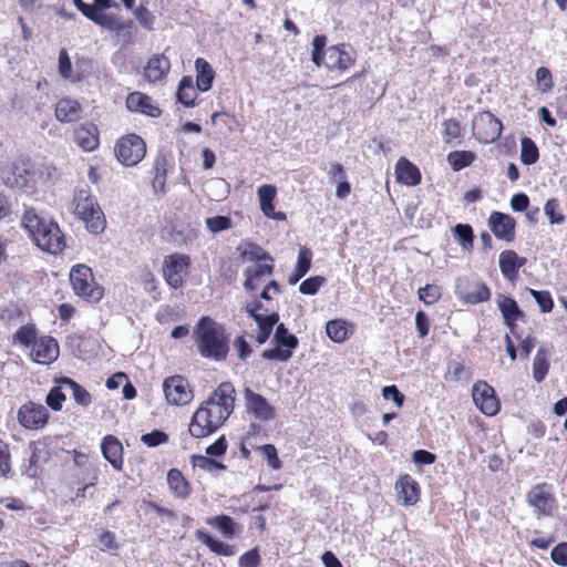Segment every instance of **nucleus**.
Instances as JSON below:
<instances>
[{"instance_id": "nucleus-39", "label": "nucleus", "mask_w": 567, "mask_h": 567, "mask_svg": "<svg viewBox=\"0 0 567 567\" xmlns=\"http://www.w3.org/2000/svg\"><path fill=\"white\" fill-rule=\"evenodd\" d=\"M327 336L333 342H343L349 337L348 323L343 320H330L326 326Z\"/></svg>"}, {"instance_id": "nucleus-15", "label": "nucleus", "mask_w": 567, "mask_h": 567, "mask_svg": "<svg viewBox=\"0 0 567 567\" xmlns=\"http://www.w3.org/2000/svg\"><path fill=\"white\" fill-rule=\"evenodd\" d=\"M32 359L42 364L53 362L59 357L58 342L52 337H41L34 340L31 349Z\"/></svg>"}, {"instance_id": "nucleus-61", "label": "nucleus", "mask_w": 567, "mask_h": 567, "mask_svg": "<svg viewBox=\"0 0 567 567\" xmlns=\"http://www.w3.org/2000/svg\"><path fill=\"white\" fill-rule=\"evenodd\" d=\"M59 72L64 79H69L72 73L71 59L65 49L60 50L59 53Z\"/></svg>"}, {"instance_id": "nucleus-18", "label": "nucleus", "mask_w": 567, "mask_h": 567, "mask_svg": "<svg viewBox=\"0 0 567 567\" xmlns=\"http://www.w3.org/2000/svg\"><path fill=\"white\" fill-rule=\"evenodd\" d=\"M218 427L215 426L214 422L208 417L207 412L199 406L194 413L190 424H189V433L193 437H206L213 432H215Z\"/></svg>"}, {"instance_id": "nucleus-27", "label": "nucleus", "mask_w": 567, "mask_h": 567, "mask_svg": "<svg viewBox=\"0 0 567 567\" xmlns=\"http://www.w3.org/2000/svg\"><path fill=\"white\" fill-rule=\"evenodd\" d=\"M524 262L525 259L519 258L513 250H505L499 255L501 271L508 280H513L517 276L518 269L524 265Z\"/></svg>"}, {"instance_id": "nucleus-13", "label": "nucleus", "mask_w": 567, "mask_h": 567, "mask_svg": "<svg viewBox=\"0 0 567 567\" xmlns=\"http://www.w3.org/2000/svg\"><path fill=\"white\" fill-rule=\"evenodd\" d=\"M472 392L474 403L484 414L493 416L499 411L495 391L486 382H477Z\"/></svg>"}, {"instance_id": "nucleus-35", "label": "nucleus", "mask_w": 567, "mask_h": 567, "mask_svg": "<svg viewBox=\"0 0 567 567\" xmlns=\"http://www.w3.org/2000/svg\"><path fill=\"white\" fill-rule=\"evenodd\" d=\"M312 254L307 248H301L298 254L297 267L288 278L289 285H296L310 269Z\"/></svg>"}, {"instance_id": "nucleus-42", "label": "nucleus", "mask_w": 567, "mask_h": 567, "mask_svg": "<svg viewBox=\"0 0 567 567\" xmlns=\"http://www.w3.org/2000/svg\"><path fill=\"white\" fill-rule=\"evenodd\" d=\"M539 158L538 148L535 142L529 137L520 141V159L525 165H533Z\"/></svg>"}, {"instance_id": "nucleus-60", "label": "nucleus", "mask_w": 567, "mask_h": 567, "mask_svg": "<svg viewBox=\"0 0 567 567\" xmlns=\"http://www.w3.org/2000/svg\"><path fill=\"white\" fill-rule=\"evenodd\" d=\"M536 80L542 86V92H547L553 87L551 73L547 68H538L536 71Z\"/></svg>"}, {"instance_id": "nucleus-45", "label": "nucleus", "mask_w": 567, "mask_h": 567, "mask_svg": "<svg viewBox=\"0 0 567 567\" xmlns=\"http://www.w3.org/2000/svg\"><path fill=\"white\" fill-rule=\"evenodd\" d=\"M192 464L194 467L202 468L209 473L226 470V466L223 463L217 462V461L209 458L207 456H204V455H193Z\"/></svg>"}, {"instance_id": "nucleus-38", "label": "nucleus", "mask_w": 567, "mask_h": 567, "mask_svg": "<svg viewBox=\"0 0 567 567\" xmlns=\"http://www.w3.org/2000/svg\"><path fill=\"white\" fill-rule=\"evenodd\" d=\"M274 342L279 347L291 350V352L299 343L297 337L290 333L284 323H279L277 326L274 334Z\"/></svg>"}, {"instance_id": "nucleus-48", "label": "nucleus", "mask_w": 567, "mask_h": 567, "mask_svg": "<svg viewBox=\"0 0 567 567\" xmlns=\"http://www.w3.org/2000/svg\"><path fill=\"white\" fill-rule=\"evenodd\" d=\"M454 236L464 249L473 247V230L470 225L457 224L454 227Z\"/></svg>"}, {"instance_id": "nucleus-5", "label": "nucleus", "mask_w": 567, "mask_h": 567, "mask_svg": "<svg viewBox=\"0 0 567 567\" xmlns=\"http://www.w3.org/2000/svg\"><path fill=\"white\" fill-rule=\"evenodd\" d=\"M70 281L74 292L91 302H97L102 299L104 289L96 285L90 267L86 265H75L70 271Z\"/></svg>"}, {"instance_id": "nucleus-10", "label": "nucleus", "mask_w": 567, "mask_h": 567, "mask_svg": "<svg viewBox=\"0 0 567 567\" xmlns=\"http://www.w3.org/2000/svg\"><path fill=\"white\" fill-rule=\"evenodd\" d=\"M527 502L534 509L537 518L551 516L556 508V501L546 484H538L527 493Z\"/></svg>"}, {"instance_id": "nucleus-47", "label": "nucleus", "mask_w": 567, "mask_h": 567, "mask_svg": "<svg viewBox=\"0 0 567 567\" xmlns=\"http://www.w3.org/2000/svg\"><path fill=\"white\" fill-rule=\"evenodd\" d=\"M114 32L123 44H128L133 41L136 32L135 24L132 20L120 21Z\"/></svg>"}, {"instance_id": "nucleus-55", "label": "nucleus", "mask_w": 567, "mask_h": 567, "mask_svg": "<svg viewBox=\"0 0 567 567\" xmlns=\"http://www.w3.org/2000/svg\"><path fill=\"white\" fill-rule=\"evenodd\" d=\"M323 281H324L323 277H320V276L310 277L300 284L299 290L303 295H310V296L316 295L317 291L319 290V288L322 286Z\"/></svg>"}, {"instance_id": "nucleus-40", "label": "nucleus", "mask_w": 567, "mask_h": 567, "mask_svg": "<svg viewBox=\"0 0 567 567\" xmlns=\"http://www.w3.org/2000/svg\"><path fill=\"white\" fill-rule=\"evenodd\" d=\"M203 409L207 412L208 417L214 422L215 426L220 427L224 422L230 416V412L225 411L215 403V401H208L202 403Z\"/></svg>"}, {"instance_id": "nucleus-11", "label": "nucleus", "mask_w": 567, "mask_h": 567, "mask_svg": "<svg viewBox=\"0 0 567 567\" xmlns=\"http://www.w3.org/2000/svg\"><path fill=\"white\" fill-rule=\"evenodd\" d=\"M49 419L48 409L39 403L28 402L20 406L18 421L27 430H40L45 426Z\"/></svg>"}, {"instance_id": "nucleus-31", "label": "nucleus", "mask_w": 567, "mask_h": 567, "mask_svg": "<svg viewBox=\"0 0 567 567\" xmlns=\"http://www.w3.org/2000/svg\"><path fill=\"white\" fill-rule=\"evenodd\" d=\"M254 320L259 328V332L256 337L258 343H265L274 329V326L277 324L279 320V315L277 312H272L267 316H254Z\"/></svg>"}, {"instance_id": "nucleus-36", "label": "nucleus", "mask_w": 567, "mask_h": 567, "mask_svg": "<svg viewBox=\"0 0 567 567\" xmlns=\"http://www.w3.org/2000/svg\"><path fill=\"white\" fill-rule=\"evenodd\" d=\"M85 18L110 31H114L121 21L117 16L112 13L97 12V10L94 8H92Z\"/></svg>"}, {"instance_id": "nucleus-30", "label": "nucleus", "mask_w": 567, "mask_h": 567, "mask_svg": "<svg viewBox=\"0 0 567 567\" xmlns=\"http://www.w3.org/2000/svg\"><path fill=\"white\" fill-rule=\"evenodd\" d=\"M167 484L176 497H188L190 493L189 484L178 470L172 468L168 471Z\"/></svg>"}, {"instance_id": "nucleus-28", "label": "nucleus", "mask_w": 567, "mask_h": 567, "mask_svg": "<svg viewBox=\"0 0 567 567\" xmlns=\"http://www.w3.org/2000/svg\"><path fill=\"white\" fill-rule=\"evenodd\" d=\"M126 106L131 112H141L151 116H157L159 110L152 105L151 99L140 92H133L126 97Z\"/></svg>"}, {"instance_id": "nucleus-23", "label": "nucleus", "mask_w": 567, "mask_h": 567, "mask_svg": "<svg viewBox=\"0 0 567 567\" xmlns=\"http://www.w3.org/2000/svg\"><path fill=\"white\" fill-rule=\"evenodd\" d=\"M75 143L85 152H92L99 146V131L95 125H81L74 131Z\"/></svg>"}, {"instance_id": "nucleus-3", "label": "nucleus", "mask_w": 567, "mask_h": 567, "mask_svg": "<svg viewBox=\"0 0 567 567\" xmlns=\"http://www.w3.org/2000/svg\"><path fill=\"white\" fill-rule=\"evenodd\" d=\"M327 37L316 35L312 40L311 61L317 65H324L329 70L346 71L354 64L353 54L344 44L326 48Z\"/></svg>"}, {"instance_id": "nucleus-14", "label": "nucleus", "mask_w": 567, "mask_h": 567, "mask_svg": "<svg viewBox=\"0 0 567 567\" xmlns=\"http://www.w3.org/2000/svg\"><path fill=\"white\" fill-rule=\"evenodd\" d=\"M488 226L498 239L505 241L514 240L516 221L512 216L493 212L488 218Z\"/></svg>"}, {"instance_id": "nucleus-46", "label": "nucleus", "mask_w": 567, "mask_h": 567, "mask_svg": "<svg viewBox=\"0 0 567 567\" xmlns=\"http://www.w3.org/2000/svg\"><path fill=\"white\" fill-rule=\"evenodd\" d=\"M544 213L551 225H559L565 221V216L561 214L559 202L556 198H550L546 202Z\"/></svg>"}, {"instance_id": "nucleus-62", "label": "nucleus", "mask_w": 567, "mask_h": 567, "mask_svg": "<svg viewBox=\"0 0 567 567\" xmlns=\"http://www.w3.org/2000/svg\"><path fill=\"white\" fill-rule=\"evenodd\" d=\"M382 395L385 400H392L398 408L404 403V395L399 391L396 385H388L382 389Z\"/></svg>"}, {"instance_id": "nucleus-8", "label": "nucleus", "mask_w": 567, "mask_h": 567, "mask_svg": "<svg viewBox=\"0 0 567 567\" xmlns=\"http://www.w3.org/2000/svg\"><path fill=\"white\" fill-rule=\"evenodd\" d=\"M166 401L172 405H186L193 400L189 382L182 375H172L163 382Z\"/></svg>"}, {"instance_id": "nucleus-12", "label": "nucleus", "mask_w": 567, "mask_h": 567, "mask_svg": "<svg viewBox=\"0 0 567 567\" xmlns=\"http://www.w3.org/2000/svg\"><path fill=\"white\" fill-rule=\"evenodd\" d=\"M189 257L186 255H171L165 258L163 274L166 282L177 289L183 286L184 277L187 274Z\"/></svg>"}, {"instance_id": "nucleus-2", "label": "nucleus", "mask_w": 567, "mask_h": 567, "mask_svg": "<svg viewBox=\"0 0 567 567\" xmlns=\"http://www.w3.org/2000/svg\"><path fill=\"white\" fill-rule=\"evenodd\" d=\"M198 349L203 357L224 360L228 353V342L224 328L208 317L197 324Z\"/></svg>"}, {"instance_id": "nucleus-63", "label": "nucleus", "mask_w": 567, "mask_h": 567, "mask_svg": "<svg viewBox=\"0 0 567 567\" xmlns=\"http://www.w3.org/2000/svg\"><path fill=\"white\" fill-rule=\"evenodd\" d=\"M260 449L268 461V465L274 470H278L280 467V461L276 447L271 444H266Z\"/></svg>"}, {"instance_id": "nucleus-44", "label": "nucleus", "mask_w": 567, "mask_h": 567, "mask_svg": "<svg viewBox=\"0 0 567 567\" xmlns=\"http://www.w3.org/2000/svg\"><path fill=\"white\" fill-rule=\"evenodd\" d=\"M209 525L218 528L226 538H233L235 536V522L227 515H219L207 520Z\"/></svg>"}, {"instance_id": "nucleus-1", "label": "nucleus", "mask_w": 567, "mask_h": 567, "mask_svg": "<svg viewBox=\"0 0 567 567\" xmlns=\"http://www.w3.org/2000/svg\"><path fill=\"white\" fill-rule=\"evenodd\" d=\"M22 225L41 250L56 255L64 249V235L59 225L39 216L34 209L24 212Z\"/></svg>"}, {"instance_id": "nucleus-37", "label": "nucleus", "mask_w": 567, "mask_h": 567, "mask_svg": "<svg viewBox=\"0 0 567 567\" xmlns=\"http://www.w3.org/2000/svg\"><path fill=\"white\" fill-rule=\"evenodd\" d=\"M481 123L487 124L488 132L486 133L485 141L493 142L502 134V123L494 117L491 113L482 114L475 122L474 126L477 127Z\"/></svg>"}, {"instance_id": "nucleus-57", "label": "nucleus", "mask_w": 567, "mask_h": 567, "mask_svg": "<svg viewBox=\"0 0 567 567\" xmlns=\"http://www.w3.org/2000/svg\"><path fill=\"white\" fill-rule=\"evenodd\" d=\"M167 434L158 430L146 433L141 437V441L150 447L158 446L159 444L167 442Z\"/></svg>"}, {"instance_id": "nucleus-16", "label": "nucleus", "mask_w": 567, "mask_h": 567, "mask_svg": "<svg viewBox=\"0 0 567 567\" xmlns=\"http://www.w3.org/2000/svg\"><path fill=\"white\" fill-rule=\"evenodd\" d=\"M245 400L247 411L252 413L256 419L260 421H268L275 417V409L261 394L255 393L250 389H246Z\"/></svg>"}, {"instance_id": "nucleus-7", "label": "nucleus", "mask_w": 567, "mask_h": 567, "mask_svg": "<svg viewBox=\"0 0 567 567\" xmlns=\"http://www.w3.org/2000/svg\"><path fill=\"white\" fill-rule=\"evenodd\" d=\"M32 176V165L29 159L18 158L0 168V178L11 188H24Z\"/></svg>"}, {"instance_id": "nucleus-43", "label": "nucleus", "mask_w": 567, "mask_h": 567, "mask_svg": "<svg viewBox=\"0 0 567 567\" xmlns=\"http://www.w3.org/2000/svg\"><path fill=\"white\" fill-rule=\"evenodd\" d=\"M549 369L546 351L539 349L534 358L533 362V377L536 382H542Z\"/></svg>"}, {"instance_id": "nucleus-56", "label": "nucleus", "mask_w": 567, "mask_h": 567, "mask_svg": "<svg viewBox=\"0 0 567 567\" xmlns=\"http://www.w3.org/2000/svg\"><path fill=\"white\" fill-rule=\"evenodd\" d=\"M134 16L138 23L147 30L153 29L155 17L153 13L144 6H140L134 10Z\"/></svg>"}, {"instance_id": "nucleus-20", "label": "nucleus", "mask_w": 567, "mask_h": 567, "mask_svg": "<svg viewBox=\"0 0 567 567\" xmlns=\"http://www.w3.org/2000/svg\"><path fill=\"white\" fill-rule=\"evenodd\" d=\"M169 69V60L164 54H155L148 60L144 69V76L148 82L154 83L162 80Z\"/></svg>"}, {"instance_id": "nucleus-41", "label": "nucleus", "mask_w": 567, "mask_h": 567, "mask_svg": "<svg viewBox=\"0 0 567 567\" xmlns=\"http://www.w3.org/2000/svg\"><path fill=\"white\" fill-rule=\"evenodd\" d=\"M474 159L475 154L470 151H454L447 155V162L454 171L470 166Z\"/></svg>"}, {"instance_id": "nucleus-33", "label": "nucleus", "mask_w": 567, "mask_h": 567, "mask_svg": "<svg viewBox=\"0 0 567 567\" xmlns=\"http://www.w3.org/2000/svg\"><path fill=\"white\" fill-rule=\"evenodd\" d=\"M61 384L64 390L70 391L74 401L81 406H89L92 403V395L79 383L70 378L61 379Z\"/></svg>"}, {"instance_id": "nucleus-4", "label": "nucleus", "mask_w": 567, "mask_h": 567, "mask_svg": "<svg viewBox=\"0 0 567 567\" xmlns=\"http://www.w3.org/2000/svg\"><path fill=\"white\" fill-rule=\"evenodd\" d=\"M74 214L85 223L86 229L94 235L105 229L104 214L94 197L85 189L76 192L74 196Z\"/></svg>"}, {"instance_id": "nucleus-52", "label": "nucleus", "mask_w": 567, "mask_h": 567, "mask_svg": "<svg viewBox=\"0 0 567 567\" xmlns=\"http://www.w3.org/2000/svg\"><path fill=\"white\" fill-rule=\"evenodd\" d=\"M205 224L214 234L231 228V219L228 216L208 217Z\"/></svg>"}, {"instance_id": "nucleus-64", "label": "nucleus", "mask_w": 567, "mask_h": 567, "mask_svg": "<svg viewBox=\"0 0 567 567\" xmlns=\"http://www.w3.org/2000/svg\"><path fill=\"white\" fill-rule=\"evenodd\" d=\"M550 556L557 565L567 566V543L555 546Z\"/></svg>"}, {"instance_id": "nucleus-59", "label": "nucleus", "mask_w": 567, "mask_h": 567, "mask_svg": "<svg viewBox=\"0 0 567 567\" xmlns=\"http://www.w3.org/2000/svg\"><path fill=\"white\" fill-rule=\"evenodd\" d=\"M444 127V141L450 143L451 141L458 138L461 135V126L455 120H446L443 122Z\"/></svg>"}, {"instance_id": "nucleus-49", "label": "nucleus", "mask_w": 567, "mask_h": 567, "mask_svg": "<svg viewBox=\"0 0 567 567\" xmlns=\"http://www.w3.org/2000/svg\"><path fill=\"white\" fill-rule=\"evenodd\" d=\"M64 386L60 383L59 386H53L45 398L47 404L53 411H60L62 409V403L65 401V394L63 393Z\"/></svg>"}, {"instance_id": "nucleus-9", "label": "nucleus", "mask_w": 567, "mask_h": 567, "mask_svg": "<svg viewBox=\"0 0 567 567\" xmlns=\"http://www.w3.org/2000/svg\"><path fill=\"white\" fill-rule=\"evenodd\" d=\"M455 293L461 300L470 305L487 301L491 297L489 289L484 282L465 277L456 280Z\"/></svg>"}, {"instance_id": "nucleus-54", "label": "nucleus", "mask_w": 567, "mask_h": 567, "mask_svg": "<svg viewBox=\"0 0 567 567\" xmlns=\"http://www.w3.org/2000/svg\"><path fill=\"white\" fill-rule=\"evenodd\" d=\"M261 355L267 360H279L286 362L292 357V352L289 349H285L284 347L276 344L272 349L264 350Z\"/></svg>"}, {"instance_id": "nucleus-32", "label": "nucleus", "mask_w": 567, "mask_h": 567, "mask_svg": "<svg viewBox=\"0 0 567 567\" xmlns=\"http://www.w3.org/2000/svg\"><path fill=\"white\" fill-rule=\"evenodd\" d=\"M197 539L205 544L212 551L217 555L230 557L235 555V547L213 538L209 534L204 530H197Z\"/></svg>"}, {"instance_id": "nucleus-51", "label": "nucleus", "mask_w": 567, "mask_h": 567, "mask_svg": "<svg viewBox=\"0 0 567 567\" xmlns=\"http://www.w3.org/2000/svg\"><path fill=\"white\" fill-rule=\"evenodd\" d=\"M419 298L425 305L435 303L441 297V288L436 285H426L419 289Z\"/></svg>"}, {"instance_id": "nucleus-17", "label": "nucleus", "mask_w": 567, "mask_h": 567, "mask_svg": "<svg viewBox=\"0 0 567 567\" xmlns=\"http://www.w3.org/2000/svg\"><path fill=\"white\" fill-rule=\"evenodd\" d=\"M104 458L117 471L123 466V446L114 435H106L101 443Z\"/></svg>"}, {"instance_id": "nucleus-21", "label": "nucleus", "mask_w": 567, "mask_h": 567, "mask_svg": "<svg viewBox=\"0 0 567 567\" xmlns=\"http://www.w3.org/2000/svg\"><path fill=\"white\" fill-rule=\"evenodd\" d=\"M398 497L406 506L414 505L419 501V484L410 476L403 475L395 483Z\"/></svg>"}, {"instance_id": "nucleus-22", "label": "nucleus", "mask_w": 567, "mask_h": 567, "mask_svg": "<svg viewBox=\"0 0 567 567\" xmlns=\"http://www.w3.org/2000/svg\"><path fill=\"white\" fill-rule=\"evenodd\" d=\"M82 116V107L78 101L62 99L55 106V118L61 123L79 121Z\"/></svg>"}, {"instance_id": "nucleus-24", "label": "nucleus", "mask_w": 567, "mask_h": 567, "mask_svg": "<svg viewBox=\"0 0 567 567\" xmlns=\"http://www.w3.org/2000/svg\"><path fill=\"white\" fill-rule=\"evenodd\" d=\"M498 309L502 312L505 323L514 330L515 321L524 318V312L519 309L517 302L506 296H499L497 299Z\"/></svg>"}, {"instance_id": "nucleus-25", "label": "nucleus", "mask_w": 567, "mask_h": 567, "mask_svg": "<svg viewBox=\"0 0 567 567\" xmlns=\"http://www.w3.org/2000/svg\"><path fill=\"white\" fill-rule=\"evenodd\" d=\"M395 174L398 181L405 185L414 186L421 182V173L419 168L404 157H401L398 161Z\"/></svg>"}, {"instance_id": "nucleus-6", "label": "nucleus", "mask_w": 567, "mask_h": 567, "mask_svg": "<svg viewBox=\"0 0 567 567\" xmlns=\"http://www.w3.org/2000/svg\"><path fill=\"white\" fill-rule=\"evenodd\" d=\"M114 153L123 165L134 166L144 158L146 145L138 135L128 134L117 141Z\"/></svg>"}, {"instance_id": "nucleus-19", "label": "nucleus", "mask_w": 567, "mask_h": 567, "mask_svg": "<svg viewBox=\"0 0 567 567\" xmlns=\"http://www.w3.org/2000/svg\"><path fill=\"white\" fill-rule=\"evenodd\" d=\"M259 203H260V209L264 213L265 216L276 219V220H284L286 218V215L281 212H275L274 207V199L277 194V189L274 185H262L257 190Z\"/></svg>"}, {"instance_id": "nucleus-34", "label": "nucleus", "mask_w": 567, "mask_h": 567, "mask_svg": "<svg viewBox=\"0 0 567 567\" xmlns=\"http://www.w3.org/2000/svg\"><path fill=\"white\" fill-rule=\"evenodd\" d=\"M197 96L196 89L190 76H183L176 93L177 101L185 106H194Z\"/></svg>"}, {"instance_id": "nucleus-58", "label": "nucleus", "mask_w": 567, "mask_h": 567, "mask_svg": "<svg viewBox=\"0 0 567 567\" xmlns=\"http://www.w3.org/2000/svg\"><path fill=\"white\" fill-rule=\"evenodd\" d=\"M260 564V555L257 548H252L241 555L238 559L239 567H258Z\"/></svg>"}, {"instance_id": "nucleus-50", "label": "nucleus", "mask_w": 567, "mask_h": 567, "mask_svg": "<svg viewBox=\"0 0 567 567\" xmlns=\"http://www.w3.org/2000/svg\"><path fill=\"white\" fill-rule=\"evenodd\" d=\"M16 341L23 346H33L34 340H37V330L33 326L25 324L18 329L14 334Z\"/></svg>"}, {"instance_id": "nucleus-29", "label": "nucleus", "mask_w": 567, "mask_h": 567, "mask_svg": "<svg viewBox=\"0 0 567 567\" xmlns=\"http://www.w3.org/2000/svg\"><path fill=\"white\" fill-rule=\"evenodd\" d=\"M196 69V85L202 92H206L212 89L215 72L210 64L203 58H198L195 61Z\"/></svg>"}, {"instance_id": "nucleus-26", "label": "nucleus", "mask_w": 567, "mask_h": 567, "mask_svg": "<svg viewBox=\"0 0 567 567\" xmlns=\"http://www.w3.org/2000/svg\"><path fill=\"white\" fill-rule=\"evenodd\" d=\"M207 400L215 401L221 409L233 413L235 408V388L230 382H224Z\"/></svg>"}, {"instance_id": "nucleus-53", "label": "nucleus", "mask_w": 567, "mask_h": 567, "mask_svg": "<svg viewBox=\"0 0 567 567\" xmlns=\"http://www.w3.org/2000/svg\"><path fill=\"white\" fill-rule=\"evenodd\" d=\"M529 293L534 297L535 301L538 303L542 312H550L554 307V301L548 291H538L534 289H528Z\"/></svg>"}]
</instances>
